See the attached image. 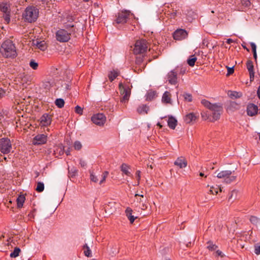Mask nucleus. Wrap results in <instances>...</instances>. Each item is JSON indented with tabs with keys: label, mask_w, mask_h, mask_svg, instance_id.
<instances>
[{
	"label": "nucleus",
	"mask_w": 260,
	"mask_h": 260,
	"mask_svg": "<svg viewBox=\"0 0 260 260\" xmlns=\"http://www.w3.org/2000/svg\"><path fill=\"white\" fill-rule=\"evenodd\" d=\"M201 103L205 107L211 111L210 114L205 113H202V116L203 118L209 119L211 121L219 119L222 112V107L220 104L217 103L212 104L205 99L202 100Z\"/></svg>",
	"instance_id": "f257e3e1"
},
{
	"label": "nucleus",
	"mask_w": 260,
	"mask_h": 260,
	"mask_svg": "<svg viewBox=\"0 0 260 260\" xmlns=\"http://www.w3.org/2000/svg\"><path fill=\"white\" fill-rule=\"evenodd\" d=\"M0 52L2 54L8 57H14L16 55V51L12 41L8 40L3 42L1 45Z\"/></svg>",
	"instance_id": "f03ea898"
},
{
	"label": "nucleus",
	"mask_w": 260,
	"mask_h": 260,
	"mask_svg": "<svg viewBox=\"0 0 260 260\" xmlns=\"http://www.w3.org/2000/svg\"><path fill=\"white\" fill-rule=\"evenodd\" d=\"M39 13V9L36 7L28 6L26 7L23 14V17L27 22L32 23L37 19Z\"/></svg>",
	"instance_id": "7ed1b4c3"
},
{
	"label": "nucleus",
	"mask_w": 260,
	"mask_h": 260,
	"mask_svg": "<svg viewBox=\"0 0 260 260\" xmlns=\"http://www.w3.org/2000/svg\"><path fill=\"white\" fill-rule=\"evenodd\" d=\"M120 94L122 97L120 99V102L123 103L127 102L129 98L131 92V87L129 84L123 85L120 83L119 85Z\"/></svg>",
	"instance_id": "20e7f679"
},
{
	"label": "nucleus",
	"mask_w": 260,
	"mask_h": 260,
	"mask_svg": "<svg viewBox=\"0 0 260 260\" xmlns=\"http://www.w3.org/2000/svg\"><path fill=\"white\" fill-rule=\"evenodd\" d=\"M148 48V43L146 40H137L135 44L134 53L136 54H143L146 52Z\"/></svg>",
	"instance_id": "39448f33"
},
{
	"label": "nucleus",
	"mask_w": 260,
	"mask_h": 260,
	"mask_svg": "<svg viewBox=\"0 0 260 260\" xmlns=\"http://www.w3.org/2000/svg\"><path fill=\"white\" fill-rule=\"evenodd\" d=\"M217 177L229 184L235 181L237 178L236 176L232 175V172L230 170L222 171L218 173Z\"/></svg>",
	"instance_id": "423d86ee"
},
{
	"label": "nucleus",
	"mask_w": 260,
	"mask_h": 260,
	"mask_svg": "<svg viewBox=\"0 0 260 260\" xmlns=\"http://www.w3.org/2000/svg\"><path fill=\"white\" fill-rule=\"evenodd\" d=\"M0 11L3 13V18L6 23L10 21V5L9 3L3 2L0 4Z\"/></svg>",
	"instance_id": "0eeeda50"
},
{
	"label": "nucleus",
	"mask_w": 260,
	"mask_h": 260,
	"mask_svg": "<svg viewBox=\"0 0 260 260\" xmlns=\"http://www.w3.org/2000/svg\"><path fill=\"white\" fill-rule=\"evenodd\" d=\"M12 149L10 140L7 138L0 139V151L3 154H8Z\"/></svg>",
	"instance_id": "6e6552de"
},
{
	"label": "nucleus",
	"mask_w": 260,
	"mask_h": 260,
	"mask_svg": "<svg viewBox=\"0 0 260 260\" xmlns=\"http://www.w3.org/2000/svg\"><path fill=\"white\" fill-rule=\"evenodd\" d=\"M71 34L64 29H60L55 33V38L59 42H67L71 38Z\"/></svg>",
	"instance_id": "1a4fd4ad"
},
{
	"label": "nucleus",
	"mask_w": 260,
	"mask_h": 260,
	"mask_svg": "<svg viewBox=\"0 0 260 260\" xmlns=\"http://www.w3.org/2000/svg\"><path fill=\"white\" fill-rule=\"evenodd\" d=\"M133 16L129 11H121L117 14L115 22L117 24H124Z\"/></svg>",
	"instance_id": "9d476101"
},
{
	"label": "nucleus",
	"mask_w": 260,
	"mask_h": 260,
	"mask_svg": "<svg viewBox=\"0 0 260 260\" xmlns=\"http://www.w3.org/2000/svg\"><path fill=\"white\" fill-rule=\"evenodd\" d=\"M178 69L171 70L167 75V81L171 85H176L178 83Z\"/></svg>",
	"instance_id": "9b49d317"
},
{
	"label": "nucleus",
	"mask_w": 260,
	"mask_h": 260,
	"mask_svg": "<svg viewBox=\"0 0 260 260\" xmlns=\"http://www.w3.org/2000/svg\"><path fill=\"white\" fill-rule=\"evenodd\" d=\"M91 119L95 124L99 126H103L106 122V117L103 114L98 113L93 115L91 117Z\"/></svg>",
	"instance_id": "f8f14e48"
},
{
	"label": "nucleus",
	"mask_w": 260,
	"mask_h": 260,
	"mask_svg": "<svg viewBox=\"0 0 260 260\" xmlns=\"http://www.w3.org/2000/svg\"><path fill=\"white\" fill-rule=\"evenodd\" d=\"M52 121V116L48 113H44L40 118V125L41 127L48 126L51 124Z\"/></svg>",
	"instance_id": "ddd939ff"
},
{
	"label": "nucleus",
	"mask_w": 260,
	"mask_h": 260,
	"mask_svg": "<svg viewBox=\"0 0 260 260\" xmlns=\"http://www.w3.org/2000/svg\"><path fill=\"white\" fill-rule=\"evenodd\" d=\"M47 141V135L45 134H38L32 139V143L35 145H40L45 144Z\"/></svg>",
	"instance_id": "4468645a"
},
{
	"label": "nucleus",
	"mask_w": 260,
	"mask_h": 260,
	"mask_svg": "<svg viewBox=\"0 0 260 260\" xmlns=\"http://www.w3.org/2000/svg\"><path fill=\"white\" fill-rule=\"evenodd\" d=\"M188 33L184 29H177L173 35V38L176 40H182L187 37Z\"/></svg>",
	"instance_id": "2eb2a0df"
},
{
	"label": "nucleus",
	"mask_w": 260,
	"mask_h": 260,
	"mask_svg": "<svg viewBox=\"0 0 260 260\" xmlns=\"http://www.w3.org/2000/svg\"><path fill=\"white\" fill-rule=\"evenodd\" d=\"M258 108L257 106L253 104H250L247 107V113L249 116H252L257 113Z\"/></svg>",
	"instance_id": "dca6fc26"
},
{
	"label": "nucleus",
	"mask_w": 260,
	"mask_h": 260,
	"mask_svg": "<svg viewBox=\"0 0 260 260\" xmlns=\"http://www.w3.org/2000/svg\"><path fill=\"white\" fill-rule=\"evenodd\" d=\"M174 165L180 168H185L187 165V161L182 157H178L174 162Z\"/></svg>",
	"instance_id": "f3484780"
},
{
	"label": "nucleus",
	"mask_w": 260,
	"mask_h": 260,
	"mask_svg": "<svg viewBox=\"0 0 260 260\" xmlns=\"http://www.w3.org/2000/svg\"><path fill=\"white\" fill-rule=\"evenodd\" d=\"M197 115L194 113H190L185 115L184 117V121L186 123H190V122L194 121L197 119Z\"/></svg>",
	"instance_id": "a211bd4d"
},
{
	"label": "nucleus",
	"mask_w": 260,
	"mask_h": 260,
	"mask_svg": "<svg viewBox=\"0 0 260 260\" xmlns=\"http://www.w3.org/2000/svg\"><path fill=\"white\" fill-rule=\"evenodd\" d=\"M177 124V119L172 116H169L168 120V125L169 127L172 129H174L176 127Z\"/></svg>",
	"instance_id": "6ab92c4d"
},
{
	"label": "nucleus",
	"mask_w": 260,
	"mask_h": 260,
	"mask_svg": "<svg viewBox=\"0 0 260 260\" xmlns=\"http://www.w3.org/2000/svg\"><path fill=\"white\" fill-rule=\"evenodd\" d=\"M161 101L163 103L171 104V94L169 91H165L162 95Z\"/></svg>",
	"instance_id": "aec40b11"
},
{
	"label": "nucleus",
	"mask_w": 260,
	"mask_h": 260,
	"mask_svg": "<svg viewBox=\"0 0 260 260\" xmlns=\"http://www.w3.org/2000/svg\"><path fill=\"white\" fill-rule=\"evenodd\" d=\"M133 210L131 208L128 207L125 210L126 215L129 220L131 223H133L135 220V219L137 218L136 217H134L132 215Z\"/></svg>",
	"instance_id": "412c9836"
},
{
	"label": "nucleus",
	"mask_w": 260,
	"mask_h": 260,
	"mask_svg": "<svg viewBox=\"0 0 260 260\" xmlns=\"http://www.w3.org/2000/svg\"><path fill=\"white\" fill-rule=\"evenodd\" d=\"M129 167L125 164H122L121 166V171L125 175L128 176H132L131 172L129 171Z\"/></svg>",
	"instance_id": "4be33fe9"
},
{
	"label": "nucleus",
	"mask_w": 260,
	"mask_h": 260,
	"mask_svg": "<svg viewBox=\"0 0 260 260\" xmlns=\"http://www.w3.org/2000/svg\"><path fill=\"white\" fill-rule=\"evenodd\" d=\"M25 200V197L23 194L19 195L17 198V204L18 208H22Z\"/></svg>",
	"instance_id": "5701e85b"
},
{
	"label": "nucleus",
	"mask_w": 260,
	"mask_h": 260,
	"mask_svg": "<svg viewBox=\"0 0 260 260\" xmlns=\"http://www.w3.org/2000/svg\"><path fill=\"white\" fill-rule=\"evenodd\" d=\"M35 45L41 50L44 51L47 49V46L44 41H36V43H34Z\"/></svg>",
	"instance_id": "b1692460"
},
{
	"label": "nucleus",
	"mask_w": 260,
	"mask_h": 260,
	"mask_svg": "<svg viewBox=\"0 0 260 260\" xmlns=\"http://www.w3.org/2000/svg\"><path fill=\"white\" fill-rule=\"evenodd\" d=\"M149 110V107L146 105H142L137 108V112L139 114H147Z\"/></svg>",
	"instance_id": "393cba45"
},
{
	"label": "nucleus",
	"mask_w": 260,
	"mask_h": 260,
	"mask_svg": "<svg viewBox=\"0 0 260 260\" xmlns=\"http://www.w3.org/2000/svg\"><path fill=\"white\" fill-rule=\"evenodd\" d=\"M119 72L116 70H113L110 72L108 77L111 82H112L119 75Z\"/></svg>",
	"instance_id": "a878e982"
},
{
	"label": "nucleus",
	"mask_w": 260,
	"mask_h": 260,
	"mask_svg": "<svg viewBox=\"0 0 260 260\" xmlns=\"http://www.w3.org/2000/svg\"><path fill=\"white\" fill-rule=\"evenodd\" d=\"M221 192L222 188L221 187H219L218 185H216L215 186H212L210 187L209 191L211 194H216L218 193V191Z\"/></svg>",
	"instance_id": "bb28decb"
},
{
	"label": "nucleus",
	"mask_w": 260,
	"mask_h": 260,
	"mask_svg": "<svg viewBox=\"0 0 260 260\" xmlns=\"http://www.w3.org/2000/svg\"><path fill=\"white\" fill-rule=\"evenodd\" d=\"M197 57L194 55H190L189 58L187 59V62L188 64L190 67H193L196 61H197Z\"/></svg>",
	"instance_id": "cd10ccee"
},
{
	"label": "nucleus",
	"mask_w": 260,
	"mask_h": 260,
	"mask_svg": "<svg viewBox=\"0 0 260 260\" xmlns=\"http://www.w3.org/2000/svg\"><path fill=\"white\" fill-rule=\"evenodd\" d=\"M229 96L232 99H236L240 98L242 96V93L237 91H229Z\"/></svg>",
	"instance_id": "c85d7f7f"
},
{
	"label": "nucleus",
	"mask_w": 260,
	"mask_h": 260,
	"mask_svg": "<svg viewBox=\"0 0 260 260\" xmlns=\"http://www.w3.org/2000/svg\"><path fill=\"white\" fill-rule=\"evenodd\" d=\"M55 104L58 108H61L64 106V102L62 99H57L55 101Z\"/></svg>",
	"instance_id": "c756f323"
},
{
	"label": "nucleus",
	"mask_w": 260,
	"mask_h": 260,
	"mask_svg": "<svg viewBox=\"0 0 260 260\" xmlns=\"http://www.w3.org/2000/svg\"><path fill=\"white\" fill-rule=\"evenodd\" d=\"M20 252V249L18 247H15L13 252L10 253V257L15 258L19 256Z\"/></svg>",
	"instance_id": "7c9ffc66"
},
{
	"label": "nucleus",
	"mask_w": 260,
	"mask_h": 260,
	"mask_svg": "<svg viewBox=\"0 0 260 260\" xmlns=\"http://www.w3.org/2000/svg\"><path fill=\"white\" fill-rule=\"evenodd\" d=\"M207 248L211 251H213L217 248V246L213 244V243L210 241L207 243Z\"/></svg>",
	"instance_id": "2f4dec72"
},
{
	"label": "nucleus",
	"mask_w": 260,
	"mask_h": 260,
	"mask_svg": "<svg viewBox=\"0 0 260 260\" xmlns=\"http://www.w3.org/2000/svg\"><path fill=\"white\" fill-rule=\"evenodd\" d=\"M249 220L252 224L256 225H257L260 222V219L254 216H251L250 217Z\"/></svg>",
	"instance_id": "473e14b6"
},
{
	"label": "nucleus",
	"mask_w": 260,
	"mask_h": 260,
	"mask_svg": "<svg viewBox=\"0 0 260 260\" xmlns=\"http://www.w3.org/2000/svg\"><path fill=\"white\" fill-rule=\"evenodd\" d=\"M36 190L38 192H41L44 190V184L42 182H38L37 183V187Z\"/></svg>",
	"instance_id": "72a5a7b5"
},
{
	"label": "nucleus",
	"mask_w": 260,
	"mask_h": 260,
	"mask_svg": "<svg viewBox=\"0 0 260 260\" xmlns=\"http://www.w3.org/2000/svg\"><path fill=\"white\" fill-rule=\"evenodd\" d=\"M83 248L84 249V254L85 256L87 257H91V250L89 248V247L87 246V245L86 244L84 245Z\"/></svg>",
	"instance_id": "f704fd0d"
},
{
	"label": "nucleus",
	"mask_w": 260,
	"mask_h": 260,
	"mask_svg": "<svg viewBox=\"0 0 260 260\" xmlns=\"http://www.w3.org/2000/svg\"><path fill=\"white\" fill-rule=\"evenodd\" d=\"M155 96V92L153 91H150L147 93L146 100L148 101L152 100Z\"/></svg>",
	"instance_id": "c9c22d12"
},
{
	"label": "nucleus",
	"mask_w": 260,
	"mask_h": 260,
	"mask_svg": "<svg viewBox=\"0 0 260 260\" xmlns=\"http://www.w3.org/2000/svg\"><path fill=\"white\" fill-rule=\"evenodd\" d=\"M246 67L249 72H254L253 65L252 61H247L246 63Z\"/></svg>",
	"instance_id": "e433bc0d"
},
{
	"label": "nucleus",
	"mask_w": 260,
	"mask_h": 260,
	"mask_svg": "<svg viewBox=\"0 0 260 260\" xmlns=\"http://www.w3.org/2000/svg\"><path fill=\"white\" fill-rule=\"evenodd\" d=\"M183 96L185 101L190 102L192 100V95L189 93H184Z\"/></svg>",
	"instance_id": "4c0bfd02"
},
{
	"label": "nucleus",
	"mask_w": 260,
	"mask_h": 260,
	"mask_svg": "<svg viewBox=\"0 0 260 260\" xmlns=\"http://www.w3.org/2000/svg\"><path fill=\"white\" fill-rule=\"evenodd\" d=\"M82 145L81 143L79 141L74 142V148L76 150H80L82 148Z\"/></svg>",
	"instance_id": "58836bf2"
},
{
	"label": "nucleus",
	"mask_w": 260,
	"mask_h": 260,
	"mask_svg": "<svg viewBox=\"0 0 260 260\" xmlns=\"http://www.w3.org/2000/svg\"><path fill=\"white\" fill-rule=\"evenodd\" d=\"M29 66L32 69L36 70L38 67V63L34 60H31L29 62Z\"/></svg>",
	"instance_id": "ea45409f"
},
{
	"label": "nucleus",
	"mask_w": 260,
	"mask_h": 260,
	"mask_svg": "<svg viewBox=\"0 0 260 260\" xmlns=\"http://www.w3.org/2000/svg\"><path fill=\"white\" fill-rule=\"evenodd\" d=\"M109 173L107 171H105L102 175V179L100 181V184H102L106 180L108 176Z\"/></svg>",
	"instance_id": "a19ab883"
},
{
	"label": "nucleus",
	"mask_w": 260,
	"mask_h": 260,
	"mask_svg": "<svg viewBox=\"0 0 260 260\" xmlns=\"http://www.w3.org/2000/svg\"><path fill=\"white\" fill-rule=\"evenodd\" d=\"M90 178L91 181L94 182H97L98 181L97 177L93 174V172H90Z\"/></svg>",
	"instance_id": "79ce46f5"
},
{
	"label": "nucleus",
	"mask_w": 260,
	"mask_h": 260,
	"mask_svg": "<svg viewBox=\"0 0 260 260\" xmlns=\"http://www.w3.org/2000/svg\"><path fill=\"white\" fill-rule=\"evenodd\" d=\"M83 108H82L79 106H77L75 107V112L80 115L83 114Z\"/></svg>",
	"instance_id": "37998d69"
},
{
	"label": "nucleus",
	"mask_w": 260,
	"mask_h": 260,
	"mask_svg": "<svg viewBox=\"0 0 260 260\" xmlns=\"http://www.w3.org/2000/svg\"><path fill=\"white\" fill-rule=\"evenodd\" d=\"M226 68H227V69H228V73H227V74H226L227 76L230 75L232 74L234 72V67H228V66H226Z\"/></svg>",
	"instance_id": "c03bdc74"
},
{
	"label": "nucleus",
	"mask_w": 260,
	"mask_h": 260,
	"mask_svg": "<svg viewBox=\"0 0 260 260\" xmlns=\"http://www.w3.org/2000/svg\"><path fill=\"white\" fill-rule=\"evenodd\" d=\"M176 69H178V73H179L180 74L183 75L185 73L186 69L185 68L181 67L180 69L178 67Z\"/></svg>",
	"instance_id": "a18cd8bd"
},
{
	"label": "nucleus",
	"mask_w": 260,
	"mask_h": 260,
	"mask_svg": "<svg viewBox=\"0 0 260 260\" xmlns=\"http://www.w3.org/2000/svg\"><path fill=\"white\" fill-rule=\"evenodd\" d=\"M254 253L257 254H260V245L254 246Z\"/></svg>",
	"instance_id": "49530a36"
},
{
	"label": "nucleus",
	"mask_w": 260,
	"mask_h": 260,
	"mask_svg": "<svg viewBox=\"0 0 260 260\" xmlns=\"http://www.w3.org/2000/svg\"><path fill=\"white\" fill-rule=\"evenodd\" d=\"M79 164L81 167L84 168L86 166V162L85 160L80 159L79 161Z\"/></svg>",
	"instance_id": "de8ad7c7"
},
{
	"label": "nucleus",
	"mask_w": 260,
	"mask_h": 260,
	"mask_svg": "<svg viewBox=\"0 0 260 260\" xmlns=\"http://www.w3.org/2000/svg\"><path fill=\"white\" fill-rule=\"evenodd\" d=\"M250 82L253 81L254 79V72H249Z\"/></svg>",
	"instance_id": "09e8293b"
},
{
	"label": "nucleus",
	"mask_w": 260,
	"mask_h": 260,
	"mask_svg": "<svg viewBox=\"0 0 260 260\" xmlns=\"http://www.w3.org/2000/svg\"><path fill=\"white\" fill-rule=\"evenodd\" d=\"M250 82L253 81L254 79V72H249Z\"/></svg>",
	"instance_id": "8fccbe9b"
},
{
	"label": "nucleus",
	"mask_w": 260,
	"mask_h": 260,
	"mask_svg": "<svg viewBox=\"0 0 260 260\" xmlns=\"http://www.w3.org/2000/svg\"><path fill=\"white\" fill-rule=\"evenodd\" d=\"M250 46L251 47V49H252V52H256V45L255 44V43H253V42H251L250 43Z\"/></svg>",
	"instance_id": "3c124183"
},
{
	"label": "nucleus",
	"mask_w": 260,
	"mask_h": 260,
	"mask_svg": "<svg viewBox=\"0 0 260 260\" xmlns=\"http://www.w3.org/2000/svg\"><path fill=\"white\" fill-rule=\"evenodd\" d=\"M136 178H137L138 180V183L139 182V180L141 178V172L139 170H138L136 171Z\"/></svg>",
	"instance_id": "603ef678"
},
{
	"label": "nucleus",
	"mask_w": 260,
	"mask_h": 260,
	"mask_svg": "<svg viewBox=\"0 0 260 260\" xmlns=\"http://www.w3.org/2000/svg\"><path fill=\"white\" fill-rule=\"evenodd\" d=\"M216 253L218 256H220L221 257H223L224 256V254L222 253V252L219 250L216 251Z\"/></svg>",
	"instance_id": "864d4df0"
},
{
	"label": "nucleus",
	"mask_w": 260,
	"mask_h": 260,
	"mask_svg": "<svg viewBox=\"0 0 260 260\" xmlns=\"http://www.w3.org/2000/svg\"><path fill=\"white\" fill-rule=\"evenodd\" d=\"M5 93L4 90L0 88V98H2Z\"/></svg>",
	"instance_id": "5fc2aeb1"
},
{
	"label": "nucleus",
	"mask_w": 260,
	"mask_h": 260,
	"mask_svg": "<svg viewBox=\"0 0 260 260\" xmlns=\"http://www.w3.org/2000/svg\"><path fill=\"white\" fill-rule=\"evenodd\" d=\"M226 42L228 44H231L233 42V40L232 39H227Z\"/></svg>",
	"instance_id": "6e6d98bb"
},
{
	"label": "nucleus",
	"mask_w": 260,
	"mask_h": 260,
	"mask_svg": "<svg viewBox=\"0 0 260 260\" xmlns=\"http://www.w3.org/2000/svg\"><path fill=\"white\" fill-rule=\"evenodd\" d=\"M257 94L258 97L260 99V85L259 86V87L258 88L257 91Z\"/></svg>",
	"instance_id": "4d7b16f0"
},
{
	"label": "nucleus",
	"mask_w": 260,
	"mask_h": 260,
	"mask_svg": "<svg viewBox=\"0 0 260 260\" xmlns=\"http://www.w3.org/2000/svg\"><path fill=\"white\" fill-rule=\"evenodd\" d=\"M253 57L254 58L255 61H256V59H257V54H256V52H253Z\"/></svg>",
	"instance_id": "13d9d810"
},
{
	"label": "nucleus",
	"mask_w": 260,
	"mask_h": 260,
	"mask_svg": "<svg viewBox=\"0 0 260 260\" xmlns=\"http://www.w3.org/2000/svg\"><path fill=\"white\" fill-rule=\"evenodd\" d=\"M66 153L67 155H70V150H69V148L66 151Z\"/></svg>",
	"instance_id": "bf43d9fd"
},
{
	"label": "nucleus",
	"mask_w": 260,
	"mask_h": 260,
	"mask_svg": "<svg viewBox=\"0 0 260 260\" xmlns=\"http://www.w3.org/2000/svg\"><path fill=\"white\" fill-rule=\"evenodd\" d=\"M74 25L73 24H68L66 25V28L73 27Z\"/></svg>",
	"instance_id": "052dcab7"
},
{
	"label": "nucleus",
	"mask_w": 260,
	"mask_h": 260,
	"mask_svg": "<svg viewBox=\"0 0 260 260\" xmlns=\"http://www.w3.org/2000/svg\"><path fill=\"white\" fill-rule=\"evenodd\" d=\"M141 58H140V59L137 58L136 62H137V63H139L141 62Z\"/></svg>",
	"instance_id": "680f3d73"
},
{
	"label": "nucleus",
	"mask_w": 260,
	"mask_h": 260,
	"mask_svg": "<svg viewBox=\"0 0 260 260\" xmlns=\"http://www.w3.org/2000/svg\"><path fill=\"white\" fill-rule=\"evenodd\" d=\"M249 5H250V2H249V1H248L246 3L245 5H246V6H249Z\"/></svg>",
	"instance_id": "e2e57ef3"
},
{
	"label": "nucleus",
	"mask_w": 260,
	"mask_h": 260,
	"mask_svg": "<svg viewBox=\"0 0 260 260\" xmlns=\"http://www.w3.org/2000/svg\"><path fill=\"white\" fill-rule=\"evenodd\" d=\"M157 125L159 126L160 127H162V125L160 124L159 122H158Z\"/></svg>",
	"instance_id": "0e129e2a"
},
{
	"label": "nucleus",
	"mask_w": 260,
	"mask_h": 260,
	"mask_svg": "<svg viewBox=\"0 0 260 260\" xmlns=\"http://www.w3.org/2000/svg\"><path fill=\"white\" fill-rule=\"evenodd\" d=\"M200 176H201V177H203V176H204V174L203 173H200Z\"/></svg>",
	"instance_id": "69168bd1"
},
{
	"label": "nucleus",
	"mask_w": 260,
	"mask_h": 260,
	"mask_svg": "<svg viewBox=\"0 0 260 260\" xmlns=\"http://www.w3.org/2000/svg\"><path fill=\"white\" fill-rule=\"evenodd\" d=\"M66 89H69V85H67V86H66Z\"/></svg>",
	"instance_id": "338daca9"
},
{
	"label": "nucleus",
	"mask_w": 260,
	"mask_h": 260,
	"mask_svg": "<svg viewBox=\"0 0 260 260\" xmlns=\"http://www.w3.org/2000/svg\"><path fill=\"white\" fill-rule=\"evenodd\" d=\"M235 193V191H233L232 192V195H231V197L230 198V199L232 198V196H233V193Z\"/></svg>",
	"instance_id": "774afa93"
}]
</instances>
